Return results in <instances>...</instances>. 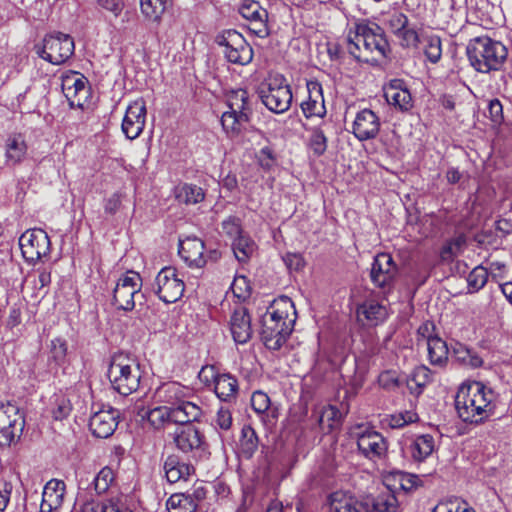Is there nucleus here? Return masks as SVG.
<instances>
[{"label":"nucleus","mask_w":512,"mask_h":512,"mask_svg":"<svg viewBox=\"0 0 512 512\" xmlns=\"http://www.w3.org/2000/svg\"><path fill=\"white\" fill-rule=\"evenodd\" d=\"M497 394L480 381L462 384L455 396V408L462 421L478 424L494 415Z\"/></svg>","instance_id":"obj_1"},{"label":"nucleus","mask_w":512,"mask_h":512,"mask_svg":"<svg viewBox=\"0 0 512 512\" xmlns=\"http://www.w3.org/2000/svg\"><path fill=\"white\" fill-rule=\"evenodd\" d=\"M345 48L357 61L378 63L390 53V45L384 30L377 24L358 23L350 29Z\"/></svg>","instance_id":"obj_2"},{"label":"nucleus","mask_w":512,"mask_h":512,"mask_svg":"<svg viewBox=\"0 0 512 512\" xmlns=\"http://www.w3.org/2000/svg\"><path fill=\"white\" fill-rule=\"evenodd\" d=\"M296 320L294 303L287 296L275 299L262 319L261 338L270 350H278L286 342Z\"/></svg>","instance_id":"obj_3"},{"label":"nucleus","mask_w":512,"mask_h":512,"mask_svg":"<svg viewBox=\"0 0 512 512\" xmlns=\"http://www.w3.org/2000/svg\"><path fill=\"white\" fill-rule=\"evenodd\" d=\"M471 66L480 73L499 71L508 56L505 45L488 36L471 39L466 47Z\"/></svg>","instance_id":"obj_4"},{"label":"nucleus","mask_w":512,"mask_h":512,"mask_svg":"<svg viewBox=\"0 0 512 512\" xmlns=\"http://www.w3.org/2000/svg\"><path fill=\"white\" fill-rule=\"evenodd\" d=\"M108 378L115 391L127 396L137 391L141 380L137 360L123 352L115 353L110 361Z\"/></svg>","instance_id":"obj_5"},{"label":"nucleus","mask_w":512,"mask_h":512,"mask_svg":"<svg viewBox=\"0 0 512 512\" xmlns=\"http://www.w3.org/2000/svg\"><path fill=\"white\" fill-rule=\"evenodd\" d=\"M154 396L158 403L171 410H180L185 418L193 422L202 416L201 407L190 400L193 396L191 389L178 382L163 383L156 389Z\"/></svg>","instance_id":"obj_6"},{"label":"nucleus","mask_w":512,"mask_h":512,"mask_svg":"<svg viewBox=\"0 0 512 512\" xmlns=\"http://www.w3.org/2000/svg\"><path fill=\"white\" fill-rule=\"evenodd\" d=\"M262 103L274 113L286 112L292 103V92L285 77L281 74L269 75L258 88Z\"/></svg>","instance_id":"obj_7"},{"label":"nucleus","mask_w":512,"mask_h":512,"mask_svg":"<svg viewBox=\"0 0 512 512\" xmlns=\"http://www.w3.org/2000/svg\"><path fill=\"white\" fill-rule=\"evenodd\" d=\"M74 50L73 38L61 32L46 35L41 43L34 46L35 53L53 65L65 63L74 54Z\"/></svg>","instance_id":"obj_8"},{"label":"nucleus","mask_w":512,"mask_h":512,"mask_svg":"<svg viewBox=\"0 0 512 512\" xmlns=\"http://www.w3.org/2000/svg\"><path fill=\"white\" fill-rule=\"evenodd\" d=\"M216 42L224 47L223 53L228 62L247 65L253 59V49L241 33L230 29L218 35Z\"/></svg>","instance_id":"obj_9"},{"label":"nucleus","mask_w":512,"mask_h":512,"mask_svg":"<svg viewBox=\"0 0 512 512\" xmlns=\"http://www.w3.org/2000/svg\"><path fill=\"white\" fill-rule=\"evenodd\" d=\"M141 288L142 279L139 273L129 271L122 275L113 291V305L120 310L132 311L136 301L143 298Z\"/></svg>","instance_id":"obj_10"},{"label":"nucleus","mask_w":512,"mask_h":512,"mask_svg":"<svg viewBox=\"0 0 512 512\" xmlns=\"http://www.w3.org/2000/svg\"><path fill=\"white\" fill-rule=\"evenodd\" d=\"M24 426V416L17 405L10 402L0 404V446H10L21 436Z\"/></svg>","instance_id":"obj_11"},{"label":"nucleus","mask_w":512,"mask_h":512,"mask_svg":"<svg viewBox=\"0 0 512 512\" xmlns=\"http://www.w3.org/2000/svg\"><path fill=\"white\" fill-rule=\"evenodd\" d=\"M184 290V281L178 277L175 268L164 267L158 272L155 278L154 292L161 301L175 303L183 296Z\"/></svg>","instance_id":"obj_12"},{"label":"nucleus","mask_w":512,"mask_h":512,"mask_svg":"<svg viewBox=\"0 0 512 512\" xmlns=\"http://www.w3.org/2000/svg\"><path fill=\"white\" fill-rule=\"evenodd\" d=\"M19 245L25 260L34 263L50 253V239L47 233L40 229H28L19 238Z\"/></svg>","instance_id":"obj_13"},{"label":"nucleus","mask_w":512,"mask_h":512,"mask_svg":"<svg viewBox=\"0 0 512 512\" xmlns=\"http://www.w3.org/2000/svg\"><path fill=\"white\" fill-rule=\"evenodd\" d=\"M398 267L393 257L388 253H378L373 260L370 278L372 283L385 292L390 291L394 285Z\"/></svg>","instance_id":"obj_14"},{"label":"nucleus","mask_w":512,"mask_h":512,"mask_svg":"<svg viewBox=\"0 0 512 512\" xmlns=\"http://www.w3.org/2000/svg\"><path fill=\"white\" fill-rule=\"evenodd\" d=\"M202 381H213L214 392L221 401L233 402L238 395V381L231 374H217L213 366L203 367L199 373Z\"/></svg>","instance_id":"obj_15"},{"label":"nucleus","mask_w":512,"mask_h":512,"mask_svg":"<svg viewBox=\"0 0 512 512\" xmlns=\"http://www.w3.org/2000/svg\"><path fill=\"white\" fill-rule=\"evenodd\" d=\"M87 79L80 73L71 71L62 76V91L71 107L83 108L89 93Z\"/></svg>","instance_id":"obj_16"},{"label":"nucleus","mask_w":512,"mask_h":512,"mask_svg":"<svg viewBox=\"0 0 512 512\" xmlns=\"http://www.w3.org/2000/svg\"><path fill=\"white\" fill-rule=\"evenodd\" d=\"M146 113V103L143 98L135 100L127 107L121 127L128 139H136L142 133L145 127Z\"/></svg>","instance_id":"obj_17"},{"label":"nucleus","mask_w":512,"mask_h":512,"mask_svg":"<svg viewBox=\"0 0 512 512\" xmlns=\"http://www.w3.org/2000/svg\"><path fill=\"white\" fill-rule=\"evenodd\" d=\"M381 127L379 116L371 109L359 111L352 124V133L359 141L375 139Z\"/></svg>","instance_id":"obj_18"},{"label":"nucleus","mask_w":512,"mask_h":512,"mask_svg":"<svg viewBox=\"0 0 512 512\" xmlns=\"http://www.w3.org/2000/svg\"><path fill=\"white\" fill-rule=\"evenodd\" d=\"M204 250V242L195 236L179 242V255L192 268H202L207 263Z\"/></svg>","instance_id":"obj_19"},{"label":"nucleus","mask_w":512,"mask_h":512,"mask_svg":"<svg viewBox=\"0 0 512 512\" xmlns=\"http://www.w3.org/2000/svg\"><path fill=\"white\" fill-rule=\"evenodd\" d=\"M176 447L183 453L199 451L204 445L203 435L190 423L180 425L174 432Z\"/></svg>","instance_id":"obj_20"},{"label":"nucleus","mask_w":512,"mask_h":512,"mask_svg":"<svg viewBox=\"0 0 512 512\" xmlns=\"http://www.w3.org/2000/svg\"><path fill=\"white\" fill-rule=\"evenodd\" d=\"M145 416L150 425L158 430L170 424L184 425L192 422L180 410H171L163 405L150 409Z\"/></svg>","instance_id":"obj_21"},{"label":"nucleus","mask_w":512,"mask_h":512,"mask_svg":"<svg viewBox=\"0 0 512 512\" xmlns=\"http://www.w3.org/2000/svg\"><path fill=\"white\" fill-rule=\"evenodd\" d=\"M386 101L402 112H407L413 107V99L410 91L401 79H393L384 89Z\"/></svg>","instance_id":"obj_22"},{"label":"nucleus","mask_w":512,"mask_h":512,"mask_svg":"<svg viewBox=\"0 0 512 512\" xmlns=\"http://www.w3.org/2000/svg\"><path fill=\"white\" fill-rule=\"evenodd\" d=\"M230 332L237 344L247 343L253 334L251 317L245 307L236 308L230 317Z\"/></svg>","instance_id":"obj_23"},{"label":"nucleus","mask_w":512,"mask_h":512,"mask_svg":"<svg viewBox=\"0 0 512 512\" xmlns=\"http://www.w3.org/2000/svg\"><path fill=\"white\" fill-rule=\"evenodd\" d=\"M117 418L118 412L114 409L95 412L90 418V430L98 438H108L117 428Z\"/></svg>","instance_id":"obj_24"},{"label":"nucleus","mask_w":512,"mask_h":512,"mask_svg":"<svg viewBox=\"0 0 512 512\" xmlns=\"http://www.w3.org/2000/svg\"><path fill=\"white\" fill-rule=\"evenodd\" d=\"M308 98L301 104L304 115L323 117L326 114L322 86L318 81L307 82Z\"/></svg>","instance_id":"obj_25"},{"label":"nucleus","mask_w":512,"mask_h":512,"mask_svg":"<svg viewBox=\"0 0 512 512\" xmlns=\"http://www.w3.org/2000/svg\"><path fill=\"white\" fill-rule=\"evenodd\" d=\"M65 483L51 479L44 486L40 512H54L62 506L65 495Z\"/></svg>","instance_id":"obj_26"},{"label":"nucleus","mask_w":512,"mask_h":512,"mask_svg":"<svg viewBox=\"0 0 512 512\" xmlns=\"http://www.w3.org/2000/svg\"><path fill=\"white\" fill-rule=\"evenodd\" d=\"M358 449L369 459L379 458L385 454L387 444L383 436L376 431H366L357 440Z\"/></svg>","instance_id":"obj_27"},{"label":"nucleus","mask_w":512,"mask_h":512,"mask_svg":"<svg viewBox=\"0 0 512 512\" xmlns=\"http://www.w3.org/2000/svg\"><path fill=\"white\" fill-rule=\"evenodd\" d=\"M163 470L169 483L187 481L189 476L194 474V467L191 464L180 460L177 455H169L164 461Z\"/></svg>","instance_id":"obj_28"},{"label":"nucleus","mask_w":512,"mask_h":512,"mask_svg":"<svg viewBox=\"0 0 512 512\" xmlns=\"http://www.w3.org/2000/svg\"><path fill=\"white\" fill-rule=\"evenodd\" d=\"M27 144L25 138L20 133H14L8 136L5 142V160L9 166H15L21 163L27 155Z\"/></svg>","instance_id":"obj_29"},{"label":"nucleus","mask_w":512,"mask_h":512,"mask_svg":"<svg viewBox=\"0 0 512 512\" xmlns=\"http://www.w3.org/2000/svg\"><path fill=\"white\" fill-rule=\"evenodd\" d=\"M331 509L334 512H371V505L354 496L335 493L332 495Z\"/></svg>","instance_id":"obj_30"},{"label":"nucleus","mask_w":512,"mask_h":512,"mask_svg":"<svg viewBox=\"0 0 512 512\" xmlns=\"http://www.w3.org/2000/svg\"><path fill=\"white\" fill-rule=\"evenodd\" d=\"M387 315L386 307L374 300L366 301L357 308L359 321H366V324L369 326H376L382 323Z\"/></svg>","instance_id":"obj_31"},{"label":"nucleus","mask_w":512,"mask_h":512,"mask_svg":"<svg viewBox=\"0 0 512 512\" xmlns=\"http://www.w3.org/2000/svg\"><path fill=\"white\" fill-rule=\"evenodd\" d=\"M426 345L430 363L434 366L444 367L449 356L447 343L439 336H434L429 338Z\"/></svg>","instance_id":"obj_32"},{"label":"nucleus","mask_w":512,"mask_h":512,"mask_svg":"<svg viewBox=\"0 0 512 512\" xmlns=\"http://www.w3.org/2000/svg\"><path fill=\"white\" fill-rule=\"evenodd\" d=\"M435 448V441L432 435L422 434L417 436L409 446V452L413 460L424 461L429 457Z\"/></svg>","instance_id":"obj_33"},{"label":"nucleus","mask_w":512,"mask_h":512,"mask_svg":"<svg viewBox=\"0 0 512 512\" xmlns=\"http://www.w3.org/2000/svg\"><path fill=\"white\" fill-rule=\"evenodd\" d=\"M341 412L332 405L324 406L317 412V422L324 433H329L341 424Z\"/></svg>","instance_id":"obj_34"},{"label":"nucleus","mask_w":512,"mask_h":512,"mask_svg":"<svg viewBox=\"0 0 512 512\" xmlns=\"http://www.w3.org/2000/svg\"><path fill=\"white\" fill-rule=\"evenodd\" d=\"M175 197L180 203L192 205L202 202L205 192L195 184L183 183L175 188Z\"/></svg>","instance_id":"obj_35"},{"label":"nucleus","mask_w":512,"mask_h":512,"mask_svg":"<svg viewBox=\"0 0 512 512\" xmlns=\"http://www.w3.org/2000/svg\"><path fill=\"white\" fill-rule=\"evenodd\" d=\"M249 117L242 113H232L231 110L225 111L221 117V124L224 131L231 137L241 133L244 125L249 121Z\"/></svg>","instance_id":"obj_36"},{"label":"nucleus","mask_w":512,"mask_h":512,"mask_svg":"<svg viewBox=\"0 0 512 512\" xmlns=\"http://www.w3.org/2000/svg\"><path fill=\"white\" fill-rule=\"evenodd\" d=\"M227 105L232 113H245L249 118L251 114V106L248 92L244 89L232 90L227 95Z\"/></svg>","instance_id":"obj_37"},{"label":"nucleus","mask_w":512,"mask_h":512,"mask_svg":"<svg viewBox=\"0 0 512 512\" xmlns=\"http://www.w3.org/2000/svg\"><path fill=\"white\" fill-rule=\"evenodd\" d=\"M169 512H195L197 504L189 493H175L167 501Z\"/></svg>","instance_id":"obj_38"},{"label":"nucleus","mask_w":512,"mask_h":512,"mask_svg":"<svg viewBox=\"0 0 512 512\" xmlns=\"http://www.w3.org/2000/svg\"><path fill=\"white\" fill-rule=\"evenodd\" d=\"M259 445V439L255 430L245 425L241 430L240 438V450L246 458H251L257 451Z\"/></svg>","instance_id":"obj_39"},{"label":"nucleus","mask_w":512,"mask_h":512,"mask_svg":"<svg viewBox=\"0 0 512 512\" xmlns=\"http://www.w3.org/2000/svg\"><path fill=\"white\" fill-rule=\"evenodd\" d=\"M254 249V242L244 234H241L232 241V250L239 262L245 263L253 254Z\"/></svg>","instance_id":"obj_40"},{"label":"nucleus","mask_w":512,"mask_h":512,"mask_svg":"<svg viewBox=\"0 0 512 512\" xmlns=\"http://www.w3.org/2000/svg\"><path fill=\"white\" fill-rule=\"evenodd\" d=\"M169 0H140V9L145 18L159 21L167 8Z\"/></svg>","instance_id":"obj_41"},{"label":"nucleus","mask_w":512,"mask_h":512,"mask_svg":"<svg viewBox=\"0 0 512 512\" xmlns=\"http://www.w3.org/2000/svg\"><path fill=\"white\" fill-rule=\"evenodd\" d=\"M368 502L371 505V512H396L398 508V500L391 491L383 492Z\"/></svg>","instance_id":"obj_42"},{"label":"nucleus","mask_w":512,"mask_h":512,"mask_svg":"<svg viewBox=\"0 0 512 512\" xmlns=\"http://www.w3.org/2000/svg\"><path fill=\"white\" fill-rule=\"evenodd\" d=\"M453 357L457 362L463 365L471 366V367H479L482 365V359L466 346L462 344H457L453 347Z\"/></svg>","instance_id":"obj_43"},{"label":"nucleus","mask_w":512,"mask_h":512,"mask_svg":"<svg viewBox=\"0 0 512 512\" xmlns=\"http://www.w3.org/2000/svg\"><path fill=\"white\" fill-rule=\"evenodd\" d=\"M239 13L248 23L254 20L268 17V12L256 1H248L243 3L239 8Z\"/></svg>","instance_id":"obj_44"},{"label":"nucleus","mask_w":512,"mask_h":512,"mask_svg":"<svg viewBox=\"0 0 512 512\" xmlns=\"http://www.w3.org/2000/svg\"><path fill=\"white\" fill-rule=\"evenodd\" d=\"M488 270L483 266L475 267L467 277L468 287L472 292H477L482 289L488 280Z\"/></svg>","instance_id":"obj_45"},{"label":"nucleus","mask_w":512,"mask_h":512,"mask_svg":"<svg viewBox=\"0 0 512 512\" xmlns=\"http://www.w3.org/2000/svg\"><path fill=\"white\" fill-rule=\"evenodd\" d=\"M393 35L398 40L399 45L403 48H414L418 45L419 35L415 28L409 26V23L405 28H402L399 32H396Z\"/></svg>","instance_id":"obj_46"},{"label":"nucleus","mask_w":512,"mask_h":512,"mask_svg":"<svg viewBox=\"0 0 512 512\" xmlns=\"http://www.w3.org/2000/svg\"><path fill=\"white\" fill-rule=\"evenodd\" d=\"M113 480H114L113 470L108 466L103 467L99 471V473L96 475V477L94 478V481H93L94 489H95L96 493L98 495L105 493L109 489Z\"/></svg>","instance_id":"obj_47"},{"label":"nucleus","mask_w":512,"mask_h":512,"mask_svg":"<svg viewBox=\"0 0 512 512\" xmlns=\"http://www.w3.org/2000/svg\"><path fill=\"white\" fill-rule=\"evenodd\" d=\"M309 146L316 156H321L327 149V137L320 127L311 130Z\"/></svg>","instance_id":"obj_48"},{"label":"nucleus","mask_w":512,"mask_h":512,"mask_svg":"<svg viewBox=\"0 0 512 512\" xmlns=\"http://www.w3.org/2000/svg\"><path fill=\"white\" fill-rule=\"evenodd\" d=\"M50 359H52L57 365H61L65 362L67 356L68 345L66 340L62 338H55L50 343Z\"/></svg>","instance_id":"obj_49"},{"label":"nucleus","mask_w":512,"mask_h":512,"mask_svg":"<svg viewBox=\"0 0 512 512\" xmlns=\"http://www.w3.org/2000/svg\"><path fill=\"white\" fill-rule=\"evenodd\" d=\"M32 278L34 289L37 291V295L47 293V287L51 283V273L47 269H38L36 273L29 276Z\"/></svg>","instance_id":"obj_50"},{"label":"nucleus","mask_w":512,"mask_h":512,"mask_svg":"<svg viewBox=\"0 0 512 512\" xmlns=\"http://www.w3.org/2000/svg\"><path fill=\"white\" fill-rule=\"evenodd\" d=\"M270 398L262 391H255L251 396V406L258 414H265L270 411Z\"/></svg>","instance_id":"obj_51"},{"label":"nucleus","mask_w":512,"mask_h":512,"mask_svg":"<svg viewBox=\"0 0 512 512\" xmlns=\"http://www.w3.org/2000/svg\"><path fill=\"white\" fill-rule=\"evenodd\" d=\"M418 420V415L414 411H404L390 416L389 425L392 428H402L407 424Z\"/></svg>","instance_id":"obj_52"},{"label":"nucleus","mask_w":512,"mask_h":512,"mask_svg":"<svg viewBox=\"0 0 512 512\" xmlns=\"http://www.w3.org/2000/svg\"><path fill=\"white\" fill-rule=\"evenodd\" d=\"M231 289L234 296L240 300L247 299L251 293V287L245 276L235 277Z\"/></svg>","instance_id":"obj_53"},{"label":"nucleus","mask_w":512,"mask_h":512,"mask_svg":"<svg viewBox=\"0 0 512 512\" xmlns=\"http://www.w3.org/2000/svg\"><path fill=\"white\" fill-rule=\"evenodd\" d=\"M72 407L69 399L61 396L57 397L52 409V415L55 420H63L69 416Z\"/></svg>","instance_id":"obj_54"},{"label":"nucleus","mask_w":512,"mask_h":512,"mask_svg":"<svg viewBox=\"0 0 512 512\" xmlns=\"http://www.w3.org/2000/svg\"><path fill=\"white\" fill-rule=\"evenodd\" d=\"M425 55L432 63H437L442 55L441 40L437 36H432L427 40Z\"/></svg>","instance_id":"obj_55"},{"label":"nucleus","mask_w":512,"mask_h":512,"mask_svg":"<svg viewBox=\"0 0 512 512\" xmlns=\"http://www.w3.org/2000/svg\"><path fill=\"white\" fill-rule=\"evenodd\" d=\"M398 482L405 492H411L422 485V480L417 475L404 472L399 473Z\"/></svg>","instance_id":"obj_56"},{"label":"nucleus","mask_w":512,"mask_h":512,"mask_svg":"<svg viewBox=\"0 0 512 512\" xmlns=\"http://www.w3.org/2000/svg\"><path fill=\"white\" fill-rule=\"evenodd\" d=\"M409 23L408 17L402 12H394L387 19L388 29L392 34L399 32Z\"/></svg>","instance_id":"obj_57"},{"label":"nucleus","mask_w":512,"mask_h":512,"mask_svg":"<svg viewBox=\"0 0 512 512\" xmlns=\"http://www.w3.org/2000/svg\"><path fill=\"white\" fill-rule=\"evenodd\" d=\"M223 232L233 240L243 234L240 220L236 217H229L222 222Z\"/></svg>","instance_id":"obj_58"},{"label":"nucleus","mask_w":512,"mask_h":512,"mask_svg":"<svg viewBox=\"0 0 512 512\" xmlns=\"http://www.w3.org/2000/svg\"><path fill=\"white\" fill-rule=\"evenodd\" d=\"M268 17L254 20L248 23V29L260 38L268 36L269 30L267 25Z\"/></svg>","instance_id":"obj_59"},{"label":"nucleus","mask_w":512,"mask_h":512,"mask_svg":"<svg viewBox=\"0 0 512 512\" xmlns=\"http://www.w3.org/2000/svg\"><path fill=\"white\" fill-rule=\"evenodd\" d=\"M465 242L466 239L463 235L455 237L450 242H448V244L443 248L442 257L446 259V254H450L451 256L458 254L461 251Z\"/></svg>","instance_id":"obj_60"},{"label":"nucleus","mask_w":512,"mask_h":512,"mask_svg":"<svg viewBox=\"0 0 512 512\" xmlns=\"http://www.w3.org/2000/svg\"><path fill=\"white\" fill-rule=\"evenodd\" d=\"M215 423L220 429L229 430L232 426L231 412L228 409L221 407L217 412Z\"/></svg>","instance_id":"obj_61"},{"label":"nucleus","mask_w":512,"mask_h":512,"mask_svg":"<svg viewBox=\"0 0 512 512\" xmlns=\"http://www.w3.org/2000/svg\"><path fill=\"white\" fill-rule=\"evenodd\" d=\"M488 112L494 123L500 124L503 121V106L498 99H492L489 102Z\"/></svg>","instance_id":"obj_62"},{"label":"nucleus","mask_w":512,"mask_h":512,"mask_svg":"<svg viewBox=\"0 0 512 512\" xmlns=\"http://www.w3.org/2000/svg\"><path fill=\"white\" fill-rule=\"evenodd\" d=\"M97 3L115 17H118L124 8L123 0H97Z\"/></svg>","instance_id":"obj_63"},{"label":"nucleus","mask_w":512,"mask_h":512,"mask_svg":"<svg viewBox=\"0 0 512 512\" xmlns=\"http://www.w3.org/2000/svg\"><path fill=\"white\" fill-rule=\"evenodd\" d=\"M121 194L120 193H114L112 194L104 204V210L107 214H115L121 206Z\"/></svg>","instance_id":"obj_64"}]
</instances>
